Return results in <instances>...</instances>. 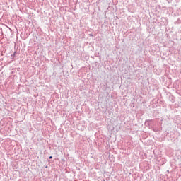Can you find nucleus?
I'll list each match as a JSON object with an SVG mask.
<instances>
[{"instance_id":"f257e3e1","label":"nucleus","mask_w":181,"mask_h":181,"mask_svg":"<svg viewBox=\"0 0 181 181\" xmlns=\"http://www.w3.org/2000/svg\"><path fill=\"white\" fill-rule=\"evenodd\" d=\"M49 159H53V157L52 156H49Z\"/></svg>"}]
</instances>
